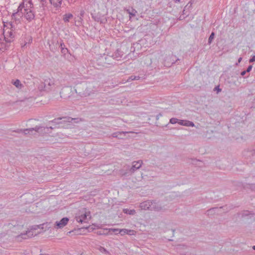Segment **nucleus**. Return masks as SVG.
Returning <instances> with one entry per match:
<instances>
[{
  "label": "nucleus",
  "mask_w": 255,
  "mask_h": 255,
  "mask_svg": "<svg viewBox=\"0 0 255 255\" xmlns=\"http://www.w3.org/2000/svg\"><path fill=\"white\" fill-rule=\"evenodd\" d=\"M135 78V76L131 75L128 77V78L127 79L126 82H130V81L134 80Z\"/></svg>",
  "instance_id": "a878e982"
},
{
  "label": "nucleus",
  "mask_w": 255,
  "mask_h": 255,
  "mask_svg": "<svg viewBox=\"0 0 255 255\" xmlns=\"http://www.w3.org/2000/svg\"><path fill=\"white\" fill-rule=\"evenodd\" d=\"M136 12V11L134 9H133L132 12H129V14L130 15L135 16Z\"/></svg>",
  "instance_id": "c756f323"
},
{
  "label": "nucleus",
  "mask_w": 255,
  "mask_h": 255,
  "mask_svg": "<svg viewBox=\"0 0 255 255\" xmlns=\"http://www.w3.org/2000/svg\"><path fill=\"white\" fill-rule=\"evenodd\" d=\"M46 88V92L50 91L54 86V80L53 79H46L44 80Z\"/></svg>",
  "instance_id": "6e6552de"
},
{
  "label": "nucleus",
  "mask_w": 255,
  "mask_h": 255,
  "mask_svg": "<svg viewBox=\"0 0 255 255\" xmlns=\"http://www.w3.org/2000/svg\"><path fill=\"white\" fill-rule=\"evenodd\" d=\"M242 60V58L241 57L239 58V59H238V63L241 62Z\"/></svg>",
  "instance_id": "58836bf2"
},
{
  "label": "nucleus",
  "mask_w": 255,
  "mask_h": 255,
  "mask_svg": "<svg viewBox=\"0 0 255 255\" xmlns=\"http://www.w3.org/2000/svg\"><path fill=\"white\" fill-rule=\"evenodd\" d=\"M215 90H217V93H219V92H221V89H220L219 86H218V87H216L215 88Z\"/></svg>",
  "instance_id": "72a5a7b5"
},
{
  "label": "nucleus",
  "mask_w": 255,
  "mask_h": 255,
  "mask_svg": "<svg viewBox=\"0 0 255 255\" xmlns=\"http://www.w3.org/2000/svg\"><path fill=\"white\" fill-rule=\"evenodd\" d=\"M92 18L96 21H101V16L99 13H91Z\"/></svg>",
  "instance_id": "dca6fc26"
},
{
  "label": "nucleus",
  "mask_w": 255,
  "mask_h": 255,
  "mask_svg": "<svg viewBox=\"0 0 255 255\" xmlns=\"http://www.w3.org/2000/svg\"><path fill=\"white\" fill-rule=\"evenodd\" d=\"M143 161L141 160L134 161L132 162V166L129 169L130 174L133 173L136 170L139 169L142 166Z\"/></svg>",
  "instance_id": "39448f33"
},
{
  "label": "nucleus",
  "mask_w": 255,
  "mask_h": 255,
  "mask_svg": "<svg viewBox=\"0 0 255 255\" xmlns=\"http://www.w3.org/2000/svg\"><path fill=\"white\" fill-rule=\"evenodd\" d=\"M247 72L246 70L243 71H242V72L241 73V75L242 76H243L245 75V74H246V73H247Z\"/></svg>",
  "instance_id": "f704fd0d"
},
{
  "label": "nucleus",
  "mask_w": 255,
  "mask_h": 255,
  "mask_svg": "<svg viewBox=\"0 0 255 255\" xmlns=\"http://www.w3.org/2000/svg\"><path fill=\"white\" fill-rule=\"evenodd\" d=\"M124 55V52L120 49H118L112 55L114 59L119 60Z\"/></svg>",
  "instance_id": "ddd939ff"
},
{
  "label": "nucleus",
  "mask_w": 255,
  "mask_h": 255,
  "mask_svg": "<svg viewBox=\"0 0 255 255\" xmlns=\"http://www.w3.org/2000/svg\"><path fill=\"white\" fill-rule=\"evenodd\" d=\"M255 61V55L252 57V58H251L249 60V62L250 63H252Z\"/></svg>",
  "instance_id": "7c9ffc66"
},
{
  "label": "nucleus",
  "mask_w": 255,
  "mask_h": 255,
  "mask_svg": "<svg viewBox=\"0 0 255 255\" xmlns=\"http://www.w3.org/2000/svg\"><path fill=\"white\" fill-rule=\"evenodd\" d=\"M140 79V77L138 76H135V78L134 79V80H139Z\"/></svg>",
  "instance_id": "4c0bfd02"
},
{
  "label": "nucleus",
  "mask_w": 255,
  "mask_h": 255,
  "mask_svg": "<svg viewBox=\"0 0 255 255\" xmlns=\"http://www.w3.org/2000/svg\"><path fill=\"white\" fill-rule=\"evenodd\" d=\"M161 116H162V115L161 114H159L156 116V119L158 120Z\"/></svg>",
  "instance_id": "e433bc0d"
},
{
  "label": "nucleus",
  "mask_w": 255,
  "mask_h": 255,
  "mask_svg": "<svg viewBox=\"0 0 255 255\" xmlns=\"http://www.w3.org/2000/svg\"><path fill=\"white\" fill-rule=\"evenodd\" d=\"M181 247H182V246L180 245V246H178V248H181Z\"/></svg>",
  "instance_id": "79ce46f5"
},
{
  "label": "nucleus",
  "mask_w": 255,
  "mask_h": 255,
  "mask_svg": "<svg viewBox=\"0 0 255 255\" xmlns=\"http://www.w3.org/2000/svg\"><path fill=\"white\" fill-rule=\"evenodd\" d=\"M215 37V33L214 32H212L211 34H210L209 39H208V44H211V43L212 42L213 40L214 39Z\"/></svg>",
  "instance_id": "4be33fe9"
},
{
  "label": "nucleus",
  "mask_w": 255,
  "mask_h": 255,
  "mask_svg": "<svg viewBox=\"0 0 255 255\" xmlns=\"http://www.w3.org/2000/svg\"><path fill=\"white\" fill-rule=\"evenodd\" d=\"M184 126L193 127L194 126V124L192 122L185 120Z\"/></svg>",
  "instance_id": "5701e85b"
},
{
  "label": "nucleus",
  "mask_w": 255,
  "mask_h": 255,
  "mask_svg": "<svg viewBox=\"0 0 255 255\" xmlns=\"http://www.w3.org/2000/svg\"><path fill=\"white\" fill-rule=\"evenodd\" d=\"M152 200H147L143 202L140 204V208L142 210H150V206Z\"/></svg>",
  "instance_id": "f8f14e48"
},
{
  "label": "nucleus",
  "mask_w": 255,
  "mask_h": 255,
  "mask_svg": "<svg viewBox=\"0 0 255 255\" xmlns=\"http://www.w3.org/2000/svg\"><path fill=\"white\" fill-rule=\"evenodd\" d=\"M38 89L40 91H46V88L45 84V82H41L38 86Z\"/></svg>",
  "instance_id": "f3484780"
},
{
  "label": "nucleus",
  "mask_w": 255,
  "mask_h": 255,
  "mask_svg": "<svg viewBox=\"0 0 255 255\" xmlns=\"http://www.w3.org/2000/svg\"><path fill=\"white\" fill-rule=\"evenodd\" d=\"M253 250H255V246H254L253 247Z\"/></svg>",
  "instance_id": "ea45409f"
},
{
  "label": "nucleus",
  "mask_w": 255,
  "mask_h": 255,
  "mask_svg": "<svg viewBox=\"0 0 255 255\" xmlns=\"http://www.w3.org/2000/svg\"><path fill=\"white\" fill-rule=\"evenodd\" d=\"M61 51L62 53L63 54H65L66 53L68 52V50L67 48L62 47V49H61Z\"/></svg>",
  "instance_id": "bb28decb"
},
{
  "label": "nucleus",
  "mask_w": 255,
  "mask_h": 255,
  "mask_svg": "<svg viewBox=\"0 0 255 255\" xmlns=\"http://www.w3.org/2000/svg\"><path fill=\"white\" fill-rule=\"evenodd\" d=\"M10 27L4 28L3 34L5 41L6 43H10L13 40L14 37V27L10 24Z\"/></svg>",
  "instance_id": "7ed1b4c3"
},
{
  "label": "nucleus",
  "mask_w": 255,
  "mask_h": 255,
  "mask_svg": "<svg viewBox=\"0 0 255 255\" xmlns=\"http://www.w3.org/2000/svg\"><path fill=\"white\" fill-rule=\"evenodd\" d=\"M252 68H253V66L252 65H250L248 66V67L247 68V70H246L247 72H249L251 71V70L252 69Z\"/></svg>",
  "instance_id": "c85d7f7f"
},
{
  "label": "nucleus",
  "mask_w": 255,
  "mask_h": 255,
  "mask_svg": "<svg viewBox=\"0 0 255 255\" xmlns=\"http://www.w3.org/2000/svg\"><path fill=\"white\" fill-rule=\"evenodd\" d=\"M248 213H249V211H244V213H243L242 216H248L249 214Z\"/></svg>",
  "instance_id": "473e14b6"
},
{
  "label": "nucleus",
  "mask_w": 255,
  "mask_h": 255,
  "mask_svg": "<svg viewBox=\"0 0 255 255\" xmlns=\"http://www.w3.org/2000/svg\"><path fill=\"white\" fill-rule=\"evenodd\" d=\"M11 83L18 89H21L23 87V85L18 79L12 80Z\"/></svg>",
  "instance_id": "2eb2a0df"
},
{
  "label": "nucleus",
  "mask_w": 255,
  "mask_h": 255,
  "mask_svg": "<svg viewBox=\"0 0 255 255\" xmlns=\"http://www.w3.org/2000/svg\"><path fill=\"white\" fill-rule=\"evenodd\" d=\"M87 216V213L85 212L78 216H76L75 219L76 221L78 223H86L88 221Z\"/></svg>",
  "instance_id": "1a4fd4ad"
},
{
  "label": "nucleus",
  "mask_w": 255,
  "mask_h": 255,
  "mask_svg": "<svg viewBox=\"0 0 255 255\" xmlns=\"http://www.w3.org/2000/svg\"><path fill=\"white\" fill-rule=\"evenodd\" d=\"M99 234L100 235L102 234L101 233V232H100Z\"/></svg>",
  "instance_id": "37998d69"
},
{
  "label": "nucleus",
  "mask_w": 255,
  "mask_h": 255,
  "mask_svg": "<svg viewBox=\"0 0 255 255\" xmlns=\"http://www.w3.org/2000/svg\"><path fill=\"white\" fill-rule=\"evenodd\" d=\"M60 49H62V47H65V44L63 42L62 40H61V42H60Z\"/></svg>",
  "instance_id": "2f4dec72"
},
{
  "label": "nucleus",
  "mask_w": 255,
  "mask_h": 255,
  "mask_svg": "<svg viewBox=\"0 0 255 255\" xmlns=\"http://www.w3.org/2000/svg\"><path fill=\"white\" fill-rule=\"evenodd\" d=\"M44 1L45 0H41ZM50 3L52 4L55 7H60L62 3L63 0H49Z\"/></svg>",
  "instance_id": "4468645a"
},
{
  "label": "nucleus",
  "mask_w": 255,
  "mask_h": 255,
  "mask_svg": "<svg viewBox=\"0 0 255 255\" xmlns=\"http://www.w3.org/2000/svg\"><path fill=\"white\" fill-rule=\"evenodd\" d=\"M150 205V211L160 212L163 211L165 210L163 206H161L159 202H157L154 200H152Z\"/></svg>",
  "instance_id": "423d86ee"
},
{
  "label": "nucleus",
  "mask_w": 255,
  "mask_h": 255,
  "mask_svg": "<svg viewBox=\"0 0 255 255\" xmlns=\"http://www.w3.org/2000/svg\"><path fill=\"white\" fill-rule=\"evenodd\" d=\"M32 6L33 3L31 0H28L25 4L24 2L20 3L17 11L12 13V18L16 20L23 16L27 21H32L35 18L34 12L32 9Z\"/></svg>",
  "instance_id": "f257e3e1"
},
{
  "label": "nucleus",
  "mask_w": 255,
  "mask_h": 255,
  "mask_svg": "<svg viewBox=\"0 0 255 255\" xmlns=\"http://www.w3.org/2000/svg\"><path fill=\"white\" fill-rule=\"evenodd\" d=\"M69 218L67 217L63 218L60 221H56L54 224V228L56 229H61L65 226L68 221Z\"/></svg>",
  "instance_id": "0eeeda50"
},
{
  "label": "nucleus",
  "mask_w": 255,
  "mask_h": 255,
  "mask_svg": "<svg viewBox=\"0 0 255 255\" xmlns=\"http://www.w3.org/2000/svg\"><path fill=\"white\" fill-rule=\"evenodd\" d=\"M218 209V208L214 207V208H211L209 210H208L206 212L207 215L209 216V215H212L214 214L215 213L216 211Z\"/></svg>",
  "instance_id": "aec40b11"
},
{
  "label": "nucleus",
  "mask_w": 255,
  "mask_h": 255,
  "mask_svg": "<svg viewBox=\"0 0 255 255\" xmlns=\"http://www.w3.org/2000/svg\"><path fill=\"white\" fill-rule=\"evenodd\" d=\"M123 212L124 213L129 215H134L136 213L134 209L129 210L128 209H124Z\"/></svg>",
  "instance_id": "6ab92c4d"
},
{
  "label": "nucleus",
  "mask_w": 255,
  "mask_h": 255,
  "mask_svg": "<svg viewBox=\"0 0 255 255\" xmlns=\"http://www.w3.org/2000/svg\"><path fill=\"white\" fill-rule=\"evenodd\" d=\"M70 118L67 117H62V118H56L53 120L52 121H50V123H53L54 124V127H35L34 128H26L23 130L20 129V131H23L25 134H28L29 131H32L35 130L36 132H38L39 133H44L49 132V129H52L55 128H56V125L61 124L66 122H70L68 121V120H70Z\"/></svg>",
  "instance_id": "f03ea898"
},
{
  "label": "nucleus",
  "mask_w": 255,
  "mask_h": 255,
  "mask_svg": "<svg viewBox=\"0 0 255 255\" xmlns=\"http://www.w3.org/2000/svg\"><path fill=\"white\" fill-rule=\"evenodd\" d=\"M128 133H133L132 131H117L112 133V136L113 137L117 138L118 139H123L122 135H126Z\"/></svg>",
  "instance_id": "9b49d317"
},
{
  "label": "nucleus",
  "mask_w": 255,
  "mask_h": 255,
  "mask_svg": "<svg viewBox=\"0 0 255 255\" xmlns=\"http://www.w3.org/2000/svg\"><path fill=\"white\" fill-rule=\"evenodd\" d=\"M73 15L71 13L65 14L64 15L63 20L65 22H68L69 20L73 17Z\"/></svg>",
  "instance_id": "412c9836"
},
{
  "label": "nucleus",
  "mask_w": 255,
  "mask_h": 255,
  "mask_svg": "<svg viewBox=\"0 0 255 255\" xmlns=\"http://www.w3.org/2000/svg\"><path fill=\"white\" fill-rule=\"evenodd\" d=\"M33 236V234L32 232L28 231H27L25 233H21L19 235L16 237V238L18 241H21V239H26L28 238H30Z\"/></svg>",
  "instance_id": "9d476101"
},
{
  "label": "nucleus",
  "mask_w": 255,
  "mask_h": 255,
  "mask_svg": "<svg viewBox=\"0 0 255 255\" xmlns=\"http://www.w3.org/2000/svg\"><path fill=\"white\" fill-rule=\"evenodd\" d=\"M170 123L172 124H175L176 123H178V119L175 118H172L170 120Z\"/></svg>",
  "instance_id": "b1692460"
},
{
  "label": "nucleus",
  "mask_w": 255,
  "mask_h": 255,
  "mask_svg": "<svg viewBox=\"0 0 255 255\" xmlns=\"http://www.w3.org/2000/svg\"><path fill=\"white\" fill-rule=\"evenodd\" d=\"M75 90L76 93H78L81 97L89 96L94 93V92L96 91V90H91V88H87L85 91L82 92L80 91L78 86L76 87V89H75Z\"/></svg>",
  "instance_id": "20e7f679"
},
{
  "label": "nucleus",
  "mask_w": 255,
  "mask_h": 255,
  "mask_svg": "<svg viewBox=\"0 0 255 255\" xmlns=\"http://www.w3.org/2000/svg\"><path fill=\"white\" fill-rule=\"evenodd\" d=\"M10 43H6V42L5 43H1L0 44V49L1 50H6L8 47H9V44Z\"/></svg>",
  "instance_id": "a211bd4d"
},
{
  "label": "nucleus",
  "mask_w": 255,
  "mask_h": 255,
  "mask_svg": "<svg viewBox=\"0 0 255 255\" xmlns=\"http://www.w3.org/2000/svg\"><path fill=\"white\" fill-rule=\"evenodd\" d=\"M120 230L118 229H114V230H113L114 232H115V233H116V234H118V233H117V232H118V233H119V231H120Z\"/></svg>",
  "instance_id": "c9c22d12"
},
{
  "label": "nucleus",
  "mask_w": 255,
  "mask_h": 255,
  "mask_svg": "<svg viewBox=\"0 0 255 255\" xmlns=\"http://www.w3.org/2000/svg\"><path fill=\"white\" fill-rule=\"evenodd\" d=\"M193 161H198V160H196V159H193Z\"/></svg>",
  "instance_id": "a19ab883"
},
{
  "label": "nucleus",
  "mask_w": 255,
  "mask_h": 255,
  "mask_svg": "<svg viewBox=\"0 0 255 255\" xmlns=\"http://www.w3.org/2000/svg\"><path fill=\"white\" fill-rule=\"evenodd\" d=\"M128 230L127 229H122L119 231V234L123 235L125 234H128Z\"/></svg>",
  "instance_id": "393cba45"
},
{
  "label": "nucleus",
  "mask_w": 255,
  "mask_h": 255,
  "mask_svg": "<svg viewBox=\"0 0 255 255\" xmlns=\"http://www.w3.org/2000/svg\"><path fill=\"white\" fill-rule=\"evenodd\" d=\"M178 124L180 125L184 126V124H185V120H178Z\"/></svg>",
  "instance_id": "cd10ccee"
}]
</instances>
